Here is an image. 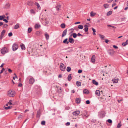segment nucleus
Here are the masks:
<instances>
[{
  "mask_svg": "<svg viewBox=\"0 0 128 128\" xmlns=\"http://www.w3.org/2000/svg\"><path fill=\"white\" fill-rule=\"evenodd\" d=\"M60 68L62 71H64L65 70L66 66L64 64L61 63L60 64Z\"/></svg>",
  "mask_w": 128,
  "mask_h": 128,
  "instance_id": "obj_2",
  "label": "nucleus"
},
{
  "mask_svg": "<svg viewBox=\"0 0 128 128\" xmlns=\"http://www.w3.org/2000/svg\"><path fill=\"white\" fill-rule=\"evenodd\" d=\"M4 18V17L2 16H0V20H2Z\"/></svg>",
  "mask_w": 128,
  "mask_h": 128,
  "instance_id": "obj_52",
  "label": "nucleus"
},
{
  "mask_svg": "<svg viewBox=\"0 0 128 128\" xmlns=\"http://www.w3.org/2000/svg\"><path fill=\"white\" fill-rule=\"evenodd\" d=\"M95 94L98 96H100V90H96L95 92Z\"/></svg>",
  "mask_w": 128,
  "mask_h": 128,
  "instance_id": "obj_15",
  "label": "nucleus"
},
{
  "mask_svg": "<svg viewBox=\"0 0 128 128\" xmlns=\"http://www.w3.org/2000/svg\"><path fill=\"white\" fill-rule=\"evenodd\" d=\"M69 41L70 43L72 44H73L74 42V40L72 38H69Z\"/></svg>",
  "mask_w": 128,
  "mask_h": 128,
  "instance_id": "obj_14",
  "label": "nucleus"
},
{
  "mask_svg": "<svg viewBox=\"0 0 128 128\" xmlns=\"http://www.w3.org/2000/svg\"><path fill=\"white\" fill-rule=\"evenodd\" d=\"M8 52L7 48L5 47L2 48L1 50V52L2 54H4Z\"/></svg>",
  "mask_w": 128,
  "mask_h": 128,
  "instance_id": "obj_3",
  "label": "nucleus"
},
{
  "mask_svg": "<svg viewBox=\"0 0 128 128\" xmlns=\"http://www.w3.org/2000/svg\"><path fill=\"white\" fill-rule=\"evenodd\" d=\"M96 14V13H94L93 12H92L90 13V15L91 16H93Z\"/></svg>",
  "mask_w": 128,
  "mask_h": 128,
  "instance_id": "obj_34",
  "label": "nucleus"
},
{
  "mask_svg": "<svg viewBox=\"0 0 128 128\" xmlns=\"http://www.w3.org/2000/svg\"><path fill=\"white\" fill-rule=\"evenodd\" d=\"M8 95L10 97H13L15 94V92L14 90H10L8 92Z\"/></svg>",
  "mask_w": 128,
  "mask_h": 128,
  "instance_id": "obj_1",
  "label": "nucleus"
},
{
  "mask_svg": "<svg viewBox=\"0 0 128 128\" xmlns=\"http://www.w3.org/2000/svg\"><path fill=\"white\" fill-rule=\"evenodd\" d=\"M108 122L110 123H112V120H111L110 119L108 120Z\"/></svg>",
  "mask_w": 128,
  "mask_h": 128,
  "instance_id": "obj_50",
  "label": "nucleus"
},
{
  "mask_svg": "<svg viewBox=\"0 0 128 128\" xmlns=\"http://www.w3.org/2000/svg\"><path fill=\"white\" fill-rule=\"evenodd\" d=\"M77 35L78 36H82V35L79 33H78V34Z\"/></svg>",
  "mask_w": 128,
  "mask_h": 128,
  "instance_id": "obj_64",
  "label": "nucleus"
},
{
  "mask_svg": "<svg viewBox=\"0 0 128 128\" xmlns=\"http://www.w3.org/2000/svg\"><path fill=\"white\" fill-rule=\"evenodd\" d=\"M77 35L76 33H74L72 34V36L74 38H76L77 36Z\"/></svg>",
  "mask_w": 128,
  "mask_h": 128,
  "instance_id": "obj_41",
  "label": "nucleus"
},
{
  "mask_svg": "<svg viewBox=\"0 0 128 128\" xmlns=\"http://www.w3.org/2000/svg\"><path fill=\"white\" fill-rule=\"evenodd\" d=\"M22 115H20L18 117V118L19 119H20V118H21V119H22Z\"/></svg>",
  "mask_w": 128,
  "mask_h": 128,
  "instance_id": "obj_54",
  "label": "nucleus"
},
{
  "mask_svg": "<svg viewBox=\"0 0 128 128\" xmlns=\"http://www.w3.org/2000/svg\"><path fill=\"white\" fill-rule=\"evenodd\" d=\"M88 26L87 25H85L84 26V30L85 32H87L88 30Z\"/></svg>",
  "mask_w": 128,
  "mask_h": 128,
  "instance_id": "obj_13",
  "label": "nucleus"
},
{
  "mask_svg": "<svg viewBox=\"0 0 128 128\" xmlns=\"http://www.w3.org/2000/svg\"><path fill=\"white\" fill-rule=\"evenodd\" d=\"M70 124V122H67L66 124V125L67 126H69Z\"/></svg>",
  "mask_w": 128,
  "mask_h": 128,
  "instance_id": "obj_57",
  "label": "nucleus"
},
{
  "mask_svg": "<svg viewBox=\"0 0 128 128\" xmlns=\"http://www.w3.org/2000/svg\"><path fill=\"white\" fill-rule=\"evenodd\" d=\"M8 26V25L6 24H4L3 25V27L4 28Z\"/></svg>",
  "mask_w": 128,
  "mask_h": 128,
  "instance_id": "obj_53",
  "label": "nucleus"
},
{
  "mask_svg": "<svg viewBox=\"0 0 128 128\" xmlns=\"http://www.w3.org/2000/svg\"><path fill=\"white\" fill-rule=\"evenodd\" d=\"M40 116V110L37 111V116L38 117H39Z\"/></svg>",
  "mask_w": 128,
  "mask_h": 128,
  "instance_id": "obj_30",
  "label": "nucleus"
},
{
  "mask_svg": "<svg viewBox=\"0 0 128 128\" xmlns=\"http://www.w3.org/2000/svg\"><path fill=\"white\" fill-rule=\"evenodd\" d=\"M34 82V79L32 77L30 78L29 80V83L30 84H33Z\"/></svg>",
  "mask_w": 128,
  "mask_h": 128,
  "instance_id": "obj_10",
  "label": "nucleus"
},
{
  "mask_svg": "<svg viewBox=\"0 0 128 128\" xmlns=\"http://www.w3.org/2000/svg\"><path fill=\"white\" fill-rule=\"evenodd\" d=\"M76 84L77 86H81V83L80 82L77 81L76 82Z\"/></svg>",
  "mask_w": 128,
  "mask_h": 128,
  "instance_id": "obj_31",
  "label": "nucleus"
},
{
  "mask_svg": "<svg viewBox=\"0 0 128 128\" xmlns=\"http://www.w3.org/2000/svg\"><path fill=\"white\" fill-rule=\"evenodd\" d=\"M122 124H120V123H119L118 124L117 128H120V127L121 126Z\"/></svg>",
  "mask_w": 128,
  "mask_h": 128,
  "instance_id": "obj_43",
  "label": "nucleus"
},
{
  "mask_svg": "<svg viewBox=\"0 0 128 128\" xmlns=\"http://www.w3.org/2000/svg\"><path fill=\"white\" fill-rule=\"evenodd\" d=\"M19 27V25L18 24H16L14 26V28L15 29H17Z\"/></svg>",
  "mask_w": 128,
  "mask_h": 128,
  "instance_id": "obj_32",
  "label": "nucleus"
},
{
  "mask_svg": "<svg viewBox=\"0 0 128 128\" xmlns=\"http://www.w3.org/2000/svg\"><path fill=\"white\" fill-rule=\"evenodd\" d=\"M36 34L37 35H39L40 34V32L39 31H37L36 32Z\"/></svg>",
  "mask_w": 128,
  "mask_h": 128,
  "instance_id": "obj_49",
  "label": "nucleus"
},
{
  "mask_svg": "<svg viewBox=\"0 0 128 128\" xmlns=\"http://www.w3.org/2000/svg\"><path fill=\"white\" fill-rule=\"evenodd\" d=\"M12 101L11 100H9V102H8L6 104V106H8V105H12Z\"/></svg>",
  "mask_w": 128,
  "mask_h": 128,
  "instance_id": "obj_23",
  "label": "nucleus"
},
{
  "mask_svg": "<svg viewBox=\"0 0 128 128\" xmlns=\"http://www.w3.org/2000/svg\"><path fill=\"white\" fill-rule=\"evenodd\" d=\"M112 81L114 83H117L118 82V80L117 79H113Z\"/></svg>",
  "mask_w": 128,
  "mask_h": 128,
  "instance_id": "obj_29",
  "label": "nucleus"
},
{
  "mask_svg": "<svg viewBox=\"0 0 128 128\" xmlns=\"http://www.w3.org/2000/svg\"><path fill=\"white\" fill-rule=\"evenodd\" d=\"M66 25L62 23L60 25V27L62 28H65Z\"/></svg>",
  "mask_w": 128,
  "mask_h": 128,
  "instance_id": "obj_33",
  "label": "nucleus"
},
{
  "mask_svg": "<svg viewBox=\"0 0 128 128\" xmlns=\"http://www.w3.org/2000/svg\"><path fill=\"white\" fill-rule=\"evenodd\" d=\"M107 26L108 27H112V28H116L114 26H111L110 25H108Z\"/></svg>",
  "mask_w": 128,
  "mask_h": 128,
  "instance_id": "obj_47",
  "label": "nucleus"
},
{
  "mask_svg": "<svg viewBox=\"0 0 128 128\" xmlns=\"http://www.w3.org/2000/svg\"><path fill=\"white\" fill-rule=\"evenodd\" d=\"M20 46L22 49V50H25V47L24 44H20Z\"/></svg>",
  "mask_w": 128,
  "mask_h": 128,
  "instance_id": "obj_18",
  "label": "nucleus"
},
{
  "mask_svg": "<svg viewBox=\"0 0 128 128\" xmlns=\"http://www.w3.org/2000/svg\"><path fill=\"white\" fill-rule=\"evenodd\" d=\"M92 29L93 32H96V30L94 28H92Z\"/></svg>",
  "mask_w": 128,
  "mask_h": 128,
  "instance_id": "obj_58",
  "label": "nucleus"
},
{
  "mask_svg": "<svg viewBox=\"0 0 128 128\" xmlns=\"http://www.w3.org/2000/svg\"><path fill=\"white\" fill-rule=\"evenodd\" d=\"M86 104H88L90 103V102L89 100H86Z\"/></svg>",
  "mask_w": 128,
  "mask_h": 128,
  "instance_id": "obj_60",
  "label": "nucleus"
},
{
  "mask_svg": "<svg viewBox=\"0 0 128 128\" xmlns=\"http://www.w3.org/2000/svg\"><path fill=\"white\" fill-rule=\"evenodd\" d=\"M114 0H107V2L108 3H110L112 2Z\"/></svg>",
  "mask_w": 128,
  "mask_h": 128,
  "instance_id": "obj_59",
  "label": "nucleus"
},
{
  "mask_svg": "<svg viewBox=\"0 0 128 128\" xmlns=\"http://www.w3.org/2000/svg\"><path fill=\"white\" fill-rule=\"evenodd\" d=\"M46 20V19H45L44 20V22L45 23V24L46 25V24H48L49 23L48 21H47Z\"/></svg>",
  "mask_w": 128,
  "mask_h": 128,
  "instance_id": "obj_40",
  "label": "nucleus"
},
{
  "mask_svg": "<svg viewBox=\"0 0 128 128\" xmlns=\"http://www.w3.org/2000/svg\"><path fill=\"white\" fill-rule=\"evenodd\" d=\"M66 70L68 72H70L71 70V68L70 66L66 68Z\"/></svg>",
  "mask_w": 128,
  "mask_h": 128,
  "instance_id": "obj_36",
  "label": "nucleus"
},
{
  "mask_svg": "<svg viewBox=\"0 0 128 128\" xmlns=\"http://www.w3.org/2000/svg\"><path fill=\"white\" fill-rule=\"evenodd\" d=\"M82 113L81 115H82L83 118L84 116H86V117H88L89 116V114H88L87 112L86 111H84L83 112H81Z\"/></svg>",
  "mask_w": 128,
  "mask_h": 128,
  "instance_id": "obj_4",
  "label": "nucleus"
},
{
  "mask_svg": "<svg viewBox=\"0 0 128 128\" xmlns=\"http://www.w3.org/2000/svg\"><path fill=\"white\" fill-rule=\"evenodd\" d=\"M3 20L6 23H7L8 22V21L6 19H3Z\"/></svg>",
  "mask_w": 128,
  "mask_h": 128,
  "instance_id": "obj_62",
  "label": "nucleus"
},
{
  "mask_svg": "<svg viewBox=\"0 0 128 128\" xmlns=\"http://www.w3.org/2000/svg\"><path fill=\"white\" fill-rule=\"evenodd\" d=\"M83 92L84 93L86 94H88L89 93L88 91L86 89L84 90L83 91Z\"/></svg>",
  "mask_w": 128,
  "mask_h": 128,
  "instance_id": "obj_26",
  "label": "nucleus"
},
{
  "mask_svg": "<svg viewBox=\"0 0 128 128\" xmlns=\"http://www.w3.org/2000/svg\"><path fill=\"white\" fill-rule=\"evenodd\" d=\"M99 36L100 37V38L101 39H104V36L100 34H99Z\"/></svg>",
  "mask_w": 128,
  "mask_h": 128,
  "instance_id": "obj_39",
  "label": "nucleus"
},
{
  "mask_svg": "<svg viewBox=\"0 0 128 128\" xmlns=\"http://www.w3.org/2000/svg\"><path fill=\"white\" fill-rule=\"evenodd\" d=\"M104 6L105 8H106L108 7L109 5L108 4H105L104 5Z\"/></svg>",
  "mask_w": 128,
  "mask_h": 128,
  "instance_id": "obj_38",
  "label": "nucleus"
},
{
  "mask_svg": "<svg viewBox=\"0 0 128 128\" xmlns=\"http://www.w3.org/2000/svg\"><path fill=\"white\" fill-rule=\"evenodd\" d=\"M105 114L104 112H101L99 113L98 116L102 118L104 116Z\"/></svg>",
  "mask_w": 128,
  "mask_h": 128,
  "instance_id": "obj_7",
  "label": "nucleus"
},
{
  "mask_svg": "<svg viewBox=\"0 0 128 128\" xmlns=\"http://www.w3.org/2000/svg\"><path fill=\"white\" fill-rule=\"evenodd\" d=\"M78 28L79 29H82L83 28V27L82 25H79L78 26Z\"/></svg>",
  "mask_w": 128,
  "mask_h": 128,
  "instance_id": "obj_37",
  "label": "nucleus"
},
{
  "mask_svg": "<svg viewBox=\"0 0 128 128\" xmlns=\"http://www.w3.org/2000/svg\"><path fill=\"white\" fill-rule=\"evenodd\" d=\"M108 52L110 55L112 56L114 54V52L113 50L110 49L108 50Z\"/></svg>",
  "mask_w": 128,
  "mask_h": 128,
  "instance_id": "obj_5",
  "label": "nucleus"
},
{
  "mask_svg": "<svg viewBox=\"0 0 128 128\" xmlns=\"http://www.w3.org/2000/svg\"><path fill=\"white\" fill-rule=\"evenodd\" d=\"M12 107V106H9L7 107H4V109L6 110H8L11 108Z\"/></svg>",
  "mask_w": 128,
  "mask_h": 128,
  "instance_id": "obj_42",
  "label": "nucleus"
},
{
  "mask_svg": "<svg viewBox=\"0 0 128 128\" xmlns=\"http://www.w3.org/2000/svg\"><path fill=\"white\" fill-rule=\"evenodd\" d=\"M113 47L115 49H117L118 48V47L115 45H114L113 46Z\"/></svg>",
  "mask_w": 128,
  "mask_h": 128,
  "instance_id": "obj_56",
  "label": "nucleus"
},
{
  "mask_svg": "<svg viewBox=\"0 0 128 128\" xmlns=\"http://www.w3.org/2000/svg\"><path fill=\"white\" fill-rule=\"evenodd\" d=\"M128 44V40H126L125 42H123L122 44V45L123 46H124Z\"/></svg>",
  "mask_w": 128,
  "mask_h": 128,
  "instance_id": "obj_17",
  "label": "nucleus"
},
{
  "mask_svg": "<svg viewBox=\"0 0 128 128\" xmlns=\"http://www.w3.org/2000/svg\"><path fill=\"white\" fill-rule=\"evenodd\" d=\"M40 27V24H36L35 25L34 28L36 29H38Z\"/></svg>",
  "mask_w": 128,
  "mask_h": 128,
  "instance_id": "obj_22",
  "label": "nucleus"
},
{
  "mask_svg": "<svg viewBox=\"0 0 128 128\" xmlns=\"http://www.w3.org/2000/svg\"><path fill=\"white\" fill-rule=\"evenodd\" d=\"M80 113L79 110H77L74 111L72 112V114L74 116H76L78 115Z\"/></svg>",
  "mask_w": 128,
  "mask_h": 128,
  "instance_id": "obj_9",
  "label": "nucleus"
},
{
  "mask_svg": "<svg viewBox=\"0 0 128 128\" xmlns=\"http://www.w3.org/2000/svg\"><path fill=\"white\" fill-rule=\"evenodd\" d=\"M30 12L32 14H35V12L34 11V10H33V9H32L30 10Z\"/></svg>",
  "mask_w": 128,
  "mask_h": 128,
  "instance_id": "obj_46",
  "label": "nucleus"
},
{
  "mask_svg": "<svg viewBox=\"0 0 128 128\" xmlns=\"http://www.w3.org/2000/svg\"><path fill=\"white\" fill-rule=\"evenodd\" d=\"M32 30V29L31 28H28V33H30L31 32Z\"/></svg>",
  "mask_w": 128,
  "mask_h": 128,
  "instance_id": "obj_44",
  "label": "nucleus"
},
{
  "mask_svg": "<svg viewBox=\"0 0 128 128\" xmlns=\"http://www.w3.org/2000/svg\"><path fill=\"white\" fill-rule=\"evenodd\" d=\"M61 7V6L60 4H58L57 5L56 7V10L57 11H59L60 10V8Z\"/></svg>",
  "mask_w": 128,
  "mask_h": 128,
  "instance_id": "obj_16",
  "label": "nucleus"
},
{
  "mask_svg": "<svg viewBox=\"0 0 128 128\" xmlns=\"http://www.w3.org/2000/svg\"><path fill=\"white\" fill-rule=\"evenodd\" d=\"M46 122L44 121H42L41 122V124L42 125H44L45 124Z\"/></svg>",
  "mask_w": 128,
  "mask_h": 128,
  "instance_id": "obj_48",
  "label": "nucleus"
},
{
  "mask_svg": "<svg viewBox=\"0 0 128 128\" xmlns=\"http://www.w3.org/2000/svg\"><path fill=\"white\" fill-rule=\"evenodd\" d=\"M63 42L64 43L68 44L69 43V42L68 41V38H66L63 41Z\"/></svg>",
  "mask_w": 128,
  "mask_h": 128,
  "instance_id": "obj_25",
  "label": "nucleus"
},
{
  "mask_svg": "<svg viewBox=\"0 0 128 128\" xmlns=\"http://www.w3.org/2000/svg\"><path fill=\"white\" fill-rule=\"evenodd\" d=\"M35 5L37 6L38 9V10H40V6L39 4L37 2H35Z\"/></svg>",
  "mask_w": 128,
  "mask_h": 128,
  "instance_id": "obj_20",
  "label": "nucleus"
},
{
  "mask_svg": "<svg viewBox=\"0 0 128 128\" xmlns=\"http://www.w3.org/2000/svg\"><path fill=\"white\" fill-rule=\"evenodd\" d=\"M6 32V31L4 30L2 31L0 36V39H2L3 38Z\"/></svg>",
  "mask_w": 128,
  "mask_h": 128,
  "instance_id": "obj_8",
  "label": "nucleus"
},
{
  "mask_svg": "<svg viewBox=\"0 0 128 128\" xmlns=\"http://www.w3.org/2000/svg\"><path fill=\"white\" fill-rule=\"evenodd\" d=\"M12 35V32H10L8 34V36L9 37L11 36Z\"/></svg>",
  "mask_w": 128,
  "mask_h": 128,
  "instance_id": "obj_51",
  "label": "nucleus"
},
{
  "mask_svg": "<svg viewBox=\"0 0 128 128\" xmlns=\"http://www.w3.org/2000/svg\"><path fill=\"white\" fill-rule=\"evenodd\" d=\"M18 86L20 87H21L22 86V84L21 83L18 84Z\"/></svg>",
  "mask_w": 128,
  "mask_h": 128,
  "instance_id": "obj_63",
  "label": "nucleus"
},
{
  "mask_svg": "<svg viewBox=\"0 0 128 128\" xmlns=\"http://www.w3.org/2000/svg\"><path fill=\"white\" fill-rule=\"evenodd\" d=\"M4 68H2V70L0 72V74L2 73V72L4 70Z\"/></svg>",
  "mask_w": 128,
  "mask_h": 128,
  "instance_id": "obj_61",
  "label": "nucleus"
},
{
  "mask_svg": "<svg viewBox=\"0 0 128 128\" xmlns=\"http://www.w3.org/2000/svg\"><path fill=\"white\" fill-rule=\"evenodd\" d=\"M45 36L46 38V40H48L49 37V35L47 33H46L45 34Z\"/></svg>",
  "mask_w": 128,
  "mask_h": 128,
  "instance_id": "obj_28",
  "label": "nucleus"
},
{
  "mask_svg": "<svg viewBox=\"0 0 128 128\" xmlns=\"http://www.w3.org/2000/svg\"><path fill=\"white\" fill-rule=\"evenodd\" d=\"M80 98H77L76 99V102L77 103L79 104L80 103Z\"/></svg>",
  "mask_w": 128,
  "mask_h": 128,
  "instance_id": "obj_21",
  "label": "nucleus"
},
{
  "mask_svg": "<svg viewBox=\"0 0 128 128\" xmlns=\"http://www.w3.org/2000/svg\"><path fill=\"white\" fill-rule=\"evenodd\" d=\"M67 30V29L65 30L63 32V33L62 35V37H63L66 35Z\"/></svg>",
  "mask_w": 128,
  "mask_h": 128,
  "instance_id": "obj_12",
  "label": "nucleus"
},
{
  "mask_svg": "<svg viewBox=\"0 0 128 128\" xmlns=\"http://www.w3.org/2000/svg\"><path fill=\"white\" fill-rule=\"evenodd\" d=\"M27 4L29 6H32L33 4V3L31 1H28V2Z\"/></svg>",
  "mask_w": 128,
  "mask_h": 128,
  "instance_id": "obj_27",
  "label": "nucleus"
},
{
  "mask_svg": "<svg viewBox=\"0 0 128 128\" xmlns=\"http://www.w3.org/2000/svg\"><path fill=\"white\" fill-rule=\"evenodd\" d=\"M12 50L13 51H15L18 48V46L17 44H14L12 47Z\"/></svg>",
  "mask_w": 128,
  "mask_h": 128,
  "instance_id": "obj_6",
  "label": "nucleus"
},
{
  "mask_svg": "<svg viewBox=\"0 0 128 128\" xmlns=\"http://www.w3.org/2000/svg\"><path fill=\"white\" fill-rule=\"evenodd\" d=\"M112 13V12L111 11H109L107 13L106 15L107 16H109Z\"/></svg>",
  "mask_w": 128,
  "mask_h": 128,
  "instance_id": "obj_35",
  "label": "nucleus"
},
{
  "mask_svg": "<svg viewBox=\"0 0 128 128\" xmlns=\"http://www.w3.org/2000/svg\"><path fill=\"white\" fill-rule=\"evenodd\" d=\"M82 72V70H78V73H81Z\"/></svg>",
  "mask_w": 128,
  "mask_h": 128,
  "instance_id": "obj_55",
  "label": "nucleus"
},
{
  "mask_svg": "<svg viewBox=\"0 0 128 128\" xmlns=\"http://www.w3.org/2000/svg\"><path fill=\"white\" fill-rule=\"evenodd\" d=\"M72 78L71 77V74H70L69 75H68V80L69 81H70L71 80Z\"/></svg>",
  "mask_w": 128,
  "mask_h": 128,
  "instance_id": "obj_24",
  "label": "nucleus"
},
{
  "mask_svg": "<svg viewBox=\"0 0 128 128\" xmlns=\"http://www.w3.org/2000/svg\"><path fill=\"white\" fill-rule=\"evenodd\" d=\"M10 6V5L8 3H7L6 4L5 6V7L7 8H8Z\"/></svg>",
  "mask_w": 128,
  "mask_h": 128,
  "instance_id": "obj_45",
  "label": "nucleus"
},
{
  "mask_svg": "<svg viewBox=\"0 0 128 128\" xmlns=\"http://www.w3.org/2000/svg\"><path fill=\"white\" fill-rule=\"evenodd\" d=\"M95 58H96V56L95 55H93L92 56L91 58V61L93 63H94L95 62L96 60H95Z\"/></svg>",
  "mask_w": 128,
  "mask_h": 128,
  "instance_id": "obj_11",
  "label": "nucleus"
},
{
  "mask_svg": "<svg viewBox=\"0 0 128 128\" xmlns=\"http://www.w3.org/2000/svg\"><path fill=\"white\" fill-rule=\"evenodd\" d=\"M93 84L96 86H98V82H96L95 80H93L92 81Z\"/></svg>",
  "mask_w": 128,
  "mask_h": 128,
  "instance_id": "obj_19",
  "label": "nucleus"
}]
</instances>
